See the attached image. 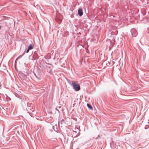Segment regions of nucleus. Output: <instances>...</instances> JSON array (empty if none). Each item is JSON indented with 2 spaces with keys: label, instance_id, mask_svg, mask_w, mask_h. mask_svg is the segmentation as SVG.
I'll list each match as a JSON object with an SVG mask.
<instances>
[{
  "label": "nucleus",
  "instance_id": "f8f14e48",
  "mask_svg": "<svg viewBox=\"0 0 149 149\" xmlns=\"http://www.w3.org/2000/svg\"><path fill=\"white\" fill-rule=\"evenodd\" d=\"M33 74H34V75L36 77V78H37V76L36 75V74L34 72H33Z\"/></svg>",
  "mask_w": 149,
  "mask_h": 149
},
{
  "label": "nucleus",
  "instance_id": "f03ea898",
  "mask_svg": "<svg viewBox=\"0 0 149 149\" xmlns=\"http://www.w3.org/2000/svg\"><path fill=\"white\" fill-rule=\"evenodd\" d=\"M37 52L36 51H35L34 52L33 55L32 56L33 58L32 59L35 62H36V63L37 64Z\"/></svg>",
  "mask_w": 149,
  "mask_h": 149
},
{
  "label": "nucleus",
  "instance_id": "9d476101",
  "mask_svg": "<svg viewBox=\"0 0 149 149\" xmlns=\"http://www.w3.org/2000/svg\"><path fill=\"white\" fill-rule=\"evenodd\" d=\"M6 99L8 101H9L11 100L10 98L9 97H8V96H7Z\"/></svg>",
  "mask_w": 149,
  "mask_h": 149
},
{
  "label": "nucleus",
  "instance_id": "7ed1b4c3",
  "mask_svg": "<svg viewBox=\"0 0 149 149\" xmlns=\"http://www.w3.org/2000/svg\"><path fill=\"white\" fill-rule=\"evenodd\" d=\"M22 104L23 107L26 108L27 107H29V105H30V103L28 102L26 100H24L22 101Z\"/></svg>",
  "mask_w": 149,
  "mask_h": 149
},
{
  "label": "nucleus",
  "instance_id": "4468645a",
  "mask_svg": "<svg viewBox=\"0 0 149 149\" xmlns=\"http://www.w3.org/2000/svg\"><path fill=\"white\" fill-rule=\"evenodd\" d=\"M1 26H0V29L1 28Z\"/></svg>",
  "mask_w": 149,
  "mask_h": 149
},
{
  "label": "nucleus",
  "instance_id": "0eeeda50",
  "mask_svg": "<svg viewBox=\"0 0 149 149\" xmlns=\"http://www.w3.org/2000/svg\"><path fill=\"white\" fill-rule=\"evenodd\" d=\"M33 45L31 44H30L28 47V48L29 49L31 50L33 49Z\"/></svg>",
  "mask_w": 149,
  "mask_h": 149
},
{
  "label": "nucleus",
  "instance_id": "423d86ee",
  "mask_svg": "<svg viewBox=\"0 0 149 149\" xmlns=\"http://www.w3.org/2000/svg\"><path fill=\"white\" fill-rule=\"evenodd\" d=\"M78 13L80 16H82L83 14L82 9H79L78 10Z\"/></svg>",
  "mask_w": 149,
  "mask_h": 149
},
{
  "label": "nucleus",
  "instance_id": "dca6fc26",
  "mask_svg": "<svg viewBox=\"0 0 149 149\" xmlns=\"http://www.w3.org/2000/svg\"><path fill=\"white\" fill-rule=\"evenodd\" d=\"M36 118L37 119V118L36 117Z\"/></svg>",
  "mask_w": 149,
  "mask_h": 149
},
{
  "label": "nucleus",
  "instance_id": "1a4fd4ad",
  "mask_svg": "<svg viewBox=\"0 0 149 149\" xmlns=\"http://www.w3.org/2000/svg\"><path fill=\"white\" fill-rule=\"evenodd\" d=\"M9 34L6 31L5 34V38H6V36L7 37V38H8V35Z\"/></svg>",
  "mask_w": 149,
  "mask_h": 149
},
{
  "label": "nucleus",
  "instance_id": "20e7f679",
  "mask_svg": "<svg viewBox=\"0 0 149 149\" xmlns=\"http://www.w3.org/2000/svg\"><path fill=\"white\" fill-rule=\"evenodd\" d=\"M33 104H31L30 103V105H29V107H28L26 108V109L27 111H28V109H29L30 110H31L32 112H34V109L33 107Z\"/></svg>",
  "mask_w": 149,
  "mask_h": 149
},
{
  "label": "nucleus",
  "instance_id": "ddd939ff",
  "mask_svg": "<svg viewBox=\"0 0 149 149\" xmlns=\"http://www.w3.org/2000/svg\"><path fill=\"white\" fill-rule=\"evenodd\" d=\"M30 49H29L28 48V49H27V50H26V53H28L29 52V50H30Z\"/></svg>",
  "mask_w": 149,
  "mask_h": 149
},
{
  "label": "nucleus",
  "instance_id": "39448f33",
  "mask_svg": "<svg viewBox=\"0 0 149 149\" xmlns=\"http://www.w3.org/2000/svg\"><path fill=\"white\" fill-rule=\"evenodd\" d=\"M28 113L32 117H34L35 116H36V114L37 113V112H35V110H34V112H31L28 111Z\"/></svg>",
  "mask_w": 149,
  "mask_h": 149
},
{
  "label": "nucleus",
  "instance_id": "f257e3e1",
  "mask_svg": "<svg viewBox=\"0 0 149 149\" xmlns=\"http://www.w3.org/2000/svg\"><path fill=\"white\" fill-rule=\"evenodd\" d=\"M72 84L74 89L76 91H79L80 89V86L78 84V82H77L72 81Z\"/></svg>",
  "mask_w": 149,
  "mask_h": 149
},
{
  "label": "nucleus",
  "instance_id": "2eb2a0df",
  "mask_svg": "<svg viewBox=\"0 0 149 149\" xmlns=\"http://www.w3.org/2000/svg\"><path fill=\"white\" fill-rule=\"evenodd\" d=\"M36 149H37L36 146Z\"/></svg>",
  "mask_w": 149,
  "mask_h": 149
},
{
  "label": "nucleus",
  "instance_id": "6e6552de",
  "mask_svg": "<svg viewBox=\"0 0 149 149\" xmlns=\"http://www.w3.org/2000/svg\"><path fill=\"white\" fill-rule=\"evenodd\" d=\"M87 105L89 109H90L91 110H93V108H92V106L91 105H90L89 104H87Z\"/></svg>",
  "mask_w": 149,
  "mask_h": 149
},
{
  "label": "nucleus",
  "instance_id": "9b49d317",
  "mask_svg": "<svg viewBox=\"0 0 149 149\" xmlns=\"http://www.w3.org/2000/svg\"><path fill=\"white\" fill-rule=\"evenodd\" d=\"M25 53V51L24 52V54H21V55H20L18 57V58H20L21 57H22L24 55V53Z\"/></svg>",
  "mask_w": 149,
  "mask_h": 149
}]
</instances>
